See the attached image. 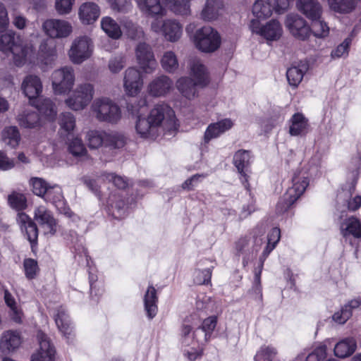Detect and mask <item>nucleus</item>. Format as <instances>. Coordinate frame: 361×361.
Instances as JSON below:
<instances>
[{"label": "nucleus", "mask_w": 361, "mask_h": 361, "mask_svg": "<svg viewBox=\"0 0 361 361\" xmlns=\"http://www.w3.org/2000/svg\"><path fill=\"white\" fill-rule=\"evenodd\" d=\"M212 270L204 269L202 270H195L193 274V281L197 285L209 284L211 281Z\"/></svg>", "instance_id": "338daca9"}, {"label": "nucleus", "mask_w": 361, "mask_h": 361, "mask_svg": "<svg viewBox=\"0 0 361 361\" xmlns=\"http://www.w3.org/2000/svg\"><path fill=\"white\" fill-rule=\"evenodd\" d=\"M281 238V231L279 228H273L267 235V243L264 247L260 257L259 271L255 272V280L259 281L261 272L264 263L269 255L274 250Z\"/></svg>", "instance_id": "393cba45"}, {"label": "nucleus", "mask_w": 361, "mask_h": 361, "mask_svg": "<svg viewBox=\"0 0 361 361\" xmlns=\"http://www.w3.org/2000/svg\"><path fill=\"white\" fill-rule=\"evenodd\" d=\"M37 338L39 348L33 353L30 361H55L56 350L48 336L39 331Z\"/></svg>", "instance_id": "a211bd4d"}, {"label": "nucleus", "mask_w": 361, "mask_h": 361, "mask_svg": "<svg viewBox=\"0 0 361 361\" xmlns=\"http://www.w3.org/2000/svg\"><path fill=\"white\" fill-rule=\"evenodd\" d=\"M1 135L2 142L11 149H16L21 140L20 131L16 126L5 127Z\"/></svg>", "instance_id": "4c0bfd02"}, {"label": "nucleus", "mask_w": 361, "mask_h": 361, "mask_svg": "<svg viewBox=\"0 0 361 361\" xmlns=\"http://www.w3.org/2000/svg\"><path fill=\"white\" fill-rule=\"evenodd\" d=\"M189 74L200 87L207 86L209 82V73L203 61L198 58L191 59L188 62Z\"/></svg>", "instance_id": "aec40b11"}, {"label": "nucleus", "mask_w": 361, "mask_h": 361, "mask_svg": "<svg viewBox=\"0 0 361 361\" xmlns=\"http://www.w3.org/2000/svg\"><path fill=\"white\" fill-rule=\"evenodd\" d=\"M23 343L20 331L7 330L2 333L0 337V352L4 355L14 353Z\"/></svg>", "instance_id": "4be33fe9"}, {"label": "nucleus", "mask_w": 361, "mask_h": 361, "mask_svg": "<svg viewBox=\"0 0 361 361\" xmlns=\"http://www.w3.org/2000/svg\"><path fill=\"white\" fill-rule=\"evenodd\" d=\"M57 53L55 47H48L46 43L40 45L38 63L43 72L51 69L55 65Z\"/></svg>", "instance_id": "c85d7f7f"}, {"label": "nucleus", "mask_w": 361, "mask_h": 361, "mask_svg": "<svg viewBox=\"0 0 361 361\" xmlns=\"http://www.w3.org/2000/svg\"><path fill=\"white\" fill-rule=\"evenodd\" d=\"M48 190H52L51 192V198H48L47 196L45 195L44 200L46 201L51 202L61 212H64L65 214L70 216V212L66 211V208H63L65 202L61 188L59 185H54L53 186H49Z\"/></svg>", "instance_id": "49530a36"}, {"label": "nucleus", "mask_w": 361, "mask_h": 361, "mask_svg": "<svg viewBox=\"0 0 361 361\" xmlns=\"http://www.w3.org/2000/svg\"><path fill=\"white\" fill-rule=\"evenodd\" d=\"M357 349V341L353 337H348L339 341L334 346L335 356L346 358L354 353Z\"/></svg>", "instance_id": "72a5a7b5"}, {"label": "nucleus", "mask_w": 361, "mask_h": 361, "mask_svg": "<svg viewBox=\"0 0 361 361\" xmlns=\"http://www.w3.org/2000/svg\"><path fill=\"white\" fill-rule=\"evenodd\" d=\"M126 64V58L123 54H118L112 57L109 61L108 68L111 73H119Z\"/></svg>", "instance_id": "6e6d98bb"}, {"label": "nucleus", "mask_w": 361, "mask_h": 361, "mask_svg": "<svg viewBox=\"0 0 361 361\" xmlns=\"http://www.w3.org/2000/svg\"><path fill=\"white\" fill-rule=\"evenodd\" d=\"M176 87L181 96L188 100H193L198 97L200 85L195 84V81L189 77L183 76L176 82Z\"/></svg>", "instance_id": "cd10ccee"}, {"label": "nucleus", "mask_w": 361, "mask_h": 361, "mask_svg": "<svg viewBox=\"0 0 361 361\" xmlns=\"http://www.w3.org/2000/svg\"><path fill=\"white\" fill-rule=\"evenodd\" d=\"M233 126V121L228 118L210 123L204 131L203 136L204 142L207 144L212 140L219 137L221 135L231 130Z\"/></svg>", "instance_id": "b1692460"}, {"label": "nucleus", "mask_w": 361, "mask_h": 361, "mask_svg": "<svg viewBox=\"0 0 361 361\" xmlns=\"http://www.w3.org/2000/svg\"><path fill=\"white\" fill-rule=\"evenodd\" d=\"M68 151L75 157H85L87 150L80 138L74 137L68 142Z\"/></svg>", "instance_id": "5fc2aeb1"}, {"label": "nucleus", "mask_w": 361, "mask_h": 361, "mask_svg": "<svg viewBox=\"0 0 361 361\" xmlns=\"http://www.w3.org/2000/svg\"><path fill=\"white\" fill-rule=\"evenodd\" d=\"M100 16V8L94 2H85L78 9V17L84 25L93 24Z\"/></svg>", "instance_id": "bb28decb"}, {"label": "nucleus", "mask_w": 361, "mask_h": 361, "mask_svg": "<svg viewBox=\"0 0 361 361\" xmlns=\"http://www.w3.org/2000/svg\"><path fill=\"white\" fill-rule=\"evenodd\" d=\"M112 182L114 185L119 189H124L128 186V183L123 177L111 173H104L99 178V181Z\"/></svg>", "instance_id": "052dcab7"}, {"label": "nucleus", "mask_w": 361, "mask_h": 361, "mask_svg": "<svg viewBox=\"0 0 361 361\" xmlns=\"http://www.w3.org/2000/svg\"><path fill=\"white\" fill-rule=\"evenodd\" d=\"M86 137L90 148L97 149L105 145V131L92 130L87 132Z\"/></svg>", "instance_id": "603ef678"}, {"label": "nucleus", "mask_w": 361, "mask_h": 361, "mask_svg": "<svg viewBox=\"0 0 361 361\" xmlns=\"http://www.w3.org/2000/svg\"><path fill=\"white\" fill-rule=\"evenodd\" d=\"M289 133L293 136L305 135L308 130V121L300 113L294 114L290 119Z\"/></svg>", "instance_id": "f704fd0d"}, {"label": "nucleus", "mask_w": 361, "mask_h": 361, "mask_svg": "<svg viewBox=\"0 0 361 361\" xmlns=\"http://www.w3.org/2000/svg\"><path fill=\"white\" fill-rule=\"evenodd\" d=\"M194 47L200 52L210 54L218 50L221 44L219 32L209 25H204L190 35Z\"/></svg>", "instance_id": "39448f33"}, {"label": "nucleus", "mask_w": 361, "mask_h": 361, "mask_svg": "<svg viewBox=\"0 0 361 361\" xmlns=\"http://www.w3.org/2000/svg\"><path fill=\"white\" fill-rule=\"evenodd\" d=\"M147 105L146 98H140L127 106L128 111L136 116L135 128L142 138L154 139L160 131H174L178 124L175 111L166 103L160 102L154 106L147 117L143 116Z\"/></svg>", "instance_id": "f257e3e1"}, {"label": "nucleus", "mask_w": 361, "mask_h": 361, "mask_svg": "<svg viewBox=\"0 0 361 361\" xmlns=\"http://www.w3.org/2000/svg\"><path fill=\"white\" fill-rule=\"evenodd\" d=\"M217 324V317L211 316L203 320L200 326L197 327V330L202 332L203 340L206 344L210 341L213 331Z\"/></svg>", "instance_id": "09e8293b"}, {"label": "nucleus", "mask_w": 361, "mask_h": 361, "mask_svg": "<svg viewBox=\"0 0 361 361\" xmlns=\"http://www.w3.org/2000/svg\"><path fill=\"white\" fill-rule=\"evenodd\" d=\"M169 9L176 16L188 17L191 15V0H164Z\"/></svg>", "instance_id": "e433bc0d"}, {"label": "nucleus", "mask_w": 361, "mask_h": 361, "mask_svg": "<svg viewBox=\"0 0 361 361\" xmlns=\"http://www.w3.org/2000/svg\"><path fill=\"white\" fill-rule=\"evenodd\" d=\"M285 25L295 38L305 40L309 37L311 28L306 21L298 14L290 13L286 16Z\"/></svg>", "instance_id": "f3484780"}, {"label": "nucleus", "mask_w": 361, "mask_h": 361, "mask_svg": "<svg viewBox=\"0 0 361 361\" xmlns=\"http://www.w3.org/2000/svg\"><path fill=\"white\" fill-rule=\"evenodd\" d=\"M109 205L111 207L110 212L114 218L119 219L125 216V203L122 200L114 202V196L110 197Z\"/></svg>", "instance_id": "13d9d810"}, {"label": "nucleus", "mask_w": 361, "mask_h": 361, "mask_svg": "<svg viewBox=\"0 0 361 361\" xmlns=\"http://www.w3.org/2000/svg\"><path fill=\"white\" fill-rule=\"evenodd\" d=\"M273 8L270 0H256L252 6V13L254 20H264L272 14Z\"/></svg>", "instance_id": "a19ab883"}, {"label": "nucleus", "mask_w": 361, "mask_h": 361, "mask_svg": "<svg viewBox=\"0 0 361 361\" xmlns=\"http://www.w3.org/2000/svg\"><path fill=\"white\" fill-rule=\"evenodd\" d=\"M106 1L111 10L118 13H128L133 8L131 0H106Z\"/></svg>", "instance_id": "bf43d9fd"}, {"label": "nucleus", "mask_w": 361, "mask_h": 361, "mask_svg": "<svg viewBox=\"0 0 361 361\" xmlns=\"http://www.w3.org/2000/svg\"><path fill=\"white\" fill-rule=\"evenodd\" d=\"M140 13L148 18H161L166 14L161 0H135Z\"/></svg>", "instance_id": "412c9836"}, {"label": "nucleus", "mask_w": 361, "mask_h": 361, "mask_svg": "<svg viewBox=\"0 0 361 361\" xmlns=\"http://www.w3.org/2000/svg\"><path fill=\"white\" fill-rule=\"evenodd\" d=\"M276 354L275 348L271 346H262L255 356V361H271Z\"/></svg>", "instance_id": "774afa93"}, {"label": "nucleus", "mask_w": 361, "mask_h": 361, "mask_svg": "<svg viewBox=\"0 0 361 361\" xmlns=\"http://www.w3.org/2000/svg\"><path fill=\"white\" fill-rule=\"evenodd\" d=\"M23 268L25 275L28 279H35L39 271L37 262L31 258H27L24 260Z\"/></svg>", "instance_id": "69168bd1"}, {"label": "nucleus", "mask_w": 361, "mask_h": 361, "mask_svg": "<svg viewBox=\"0 0 361 361\" xmlns=\"http://www.w3.org/2000/svg\"><path fill=\"white\" fill-rule=\"evenodd\" d=\"M312 21V32L315 37L324 38L329 35V27L324 21L320 18Z\"/></svg>", "instance_id": "0e129e2a"}, {"label": "nucleus", "mask_w": 361, "mask_h": 361, "mask_svg": "<svg viewBox=\"0 0 361 361\" xmlns=\"http://www.w3.org/2000/svg\"><path fill=\"white\" fill-rule=\"evenodd\" d=\"M309 66L306 61H300L290 67L286 72V77L290 86L295 88L302 82L304 75L308 71Z\"/></svg>", "instance_id": "473e14b6"}, {"label": "nucleus", "mask_w": 361, "mask_h": 361, "mask_svg": "<svg viewBox=\"0 0 361 361\" xmlns=\"http://www.w3.org/2000/svg\"><path fill=\"white\" fill-rule=\"evenodd\" d=\"M160 63L161 68L169 73H175L179 67L177 55L173 51H166L163 53Z\"/></svg>", "instance_id": "c03bdc74"}, {"label": "nucleus", "mask_w": 361, "mask_h": 361, "mask_svg": "<svg viewBox=\"0 0 361 361\" xmlns=\"http://www.w3.org/2000/svg\"><path fill=\"white\" fill-rule=\"evenodd\" d=\"M173 89L172 79L166 75H160L153 78L147 85L149 94L154 97H162L169 94Z\"/></svg>", "instance_id": "6ab92c4d"}, {"label": "nucleus", "mask_w": 361, "mask_h": 361, "mask_svg": "<svg viewBox=\"0 0 361 361\" xmlns=\"http://www.w3.org/2000/svg\"><path fill=\"white\" fill-rule=\"evenodd\" d=\"M252 161L251 152L245 149L238 150L233 156V164L240 174V180L245 188H249L250 166Z\"/></svg>", "instance_id": "dca6fc26"}, {"label": "nucleus", "mask_w": 361, "mask_h": 361, "mask_svg": "<svg viewBox=\"0 0 361 361\" xmlns=\"http://www.w3.org/2000/svg\"><path fill=\"white\" fill-rule=\"evenodd\" d=\"M30 184L32 186V192L36 195L44 197L47 195L48 198H51V192L52 190H48L49 186L42 178H32L30 180Z\"/></svg>", "instance_id": "8fccbe9b"}, {"label": "nucleus", "mask_w": 361, "mask_h": 361, "mask_svg": "<svg viewBox=\"0 0 361 361\" xmlns=\"http://www.w3.org/2000/svg\"><path fill=\"white\" fill-rule=\"evenodd\" d=\"M124 145L125 137L123 134L118 132H106L104 145L114 148H120L122 147Z\"/></svg>", "instance_id": "4d7b16f0"}, {"label": "nucleus", "mask_w": 361, "mask_h": 361, "mask_svg": "<svg viewBox=\"0 0 361 361\" xmlns=\"http://www.w3.org/2000/svg\"><path fill=\"white\" fill-rule=\"evenodd\" d=\"M352 39L350 37L345 38L336 48L331 52V57L333 59L346 57L348 55L349 47L351 44Z\"/></svg>", "instance_id": "680f3d73"}, {"label": "nucleus", "mask_w": 361, "mask_h": 361, "mask_svg": "<svg viewBox=\"0 0 361 361\" xmlns=\"http://www.w3.org/2000/svg\"><path fill=\"white\" fill-rule=\"evenodd\" d=\"M17 222L20 229L25 232L29 242L32 245L37 243L38 231L36 224L26 214L19 212L18 214Z\"/></svg>", "instance_id": "c756f323"}, {"label": "nucleus", "mask_w": 361, "mask_h": 361, "mask_svg": "<svg viewBox=\"0 0 361 361\" xmlns=\"http://www.w3.org/2000/svg\"><path fill=\"white\" fill-rule=\"evenodd\" d=\"M297 8L302 13L311 20L320 18L322 15V6L315 0H298Z\"/></svg>", "instance_id": "2f4dec72"}, {"label": "nucleus", "mask_w": 361, "mask_h": 361, "mask_svg": "<svg viewBox=\"0 0 361 361\" xmlns=\"http://www.w3.org/2000/svg\"><path fill=\"white\" fill-rule=\"evenodd\" d=\"M34 218L45 235H53L56 231V220L45 207L39 206L36 208Z\"/></svg>", "instance_id": "5701e85b"}, {"label": "nucleus", "mask_w": 361, "mask_h": 361, "mask_svg": "<svg viewBox=\"0 0 361 361\" xmlns=\"http://www.w3.org/2000/svg\"><path fill=\"white\" fill-rule=\"evenodd\" d=\"M17 121L22 128H34L41 124L42 118L37 112L26 109L18 115Z\"/></svg>", "instance_id": "58836bf2"}, {"label": "nucleus", "mask_w": 361, "mask_h": 361, "mask_svg": "<svg viewBox=\"0 0 361 361\" xmlns=\"http://www.w3.org/2000/svg\"><path fill=\"white\" fill-rule=\"evenodd\" d=\"M342 235L347 238L353 236L355 238H361V222L355 217H350L341 225Z\"/></svg>", "instance_id": "c9c22d12"}, {"label": "nucleus", "mask_w": 361, "mask_h": 361, "mask_svg": "<svg viewBox=\"0 0 361 361\" xmlns=\"http://www.w3.org/2000/svg\"><path fill=\"white\" fill-rule=\"evenodd\" d=\"M75 81L74 70L71 66H63L54 70L51 75V87L55 95L68 94Z\"/></svg>", "instance_id": "1a4fd4ad"}, {"label": "nucleus", "mask_w": 361, "mask_h": 361, "mask_svg": "<svg viewBox=\"0 0 361 361\" xmlns=\"http://www.w3.org/2000/svg\"><path fill=\"white\" fill-rule=\"evenodd\" d=\"M250 29L255 33L267 41H276L282 35L283 29L281 23L275 19L271 20L262 25L257 20H251Z\"/></svg>", "instance_id": "f8f14e48"}, {"label": "nucleus", "mask_w": 361, "mask_h": 361, "mask_svg": "<svg viewBox=\"0 0 361 361\" xmlns=\"http://www.w3.org/2000/svg\"><path fill=\"white\" fill-rule=\"evenodd\" d=\"M42 30L50 38L61 39L68 37L72 33L73 27L67 20L51 18L43 23Z\"/></svg>", "instance_id": "2eb2a0df"}, {"label": "nucleus", "mask_w": 361, "mask_h": 361, "mask_svg": "<svg viewBox=\"0 0 361 361\" xmlns=\"http://www.w3.org/2000/svg\"><path fill=\"white\" fill-rule=\"evenodd\" d=\"M0 51L5 54H12L13 63L18 67L32 63L35 54L33 46L23 45L20 36L12 30L0 35Z\"/></svg>", "instance_id": "20e7f679"}, {"label": "nucleus", "mask_w": 361, "mask_h": 361, "mask_svg": "<svg viewBox=\"0 0 361 361\" xmlns=\"http://www.w3.org/2000/svg\"><path fill=\"white\" fill-rule=\"evenodd\" d=\"M223 10L224 4L221 0H205L200 13V18L205 22L216 20L221 16Z\"/></svg>", "instance_id": "a878e982"}, {"label": "nucleus", "mask_w": 361, "mask_h": 361, "mask_svg": "<svg viewBox=\"0 0 361 361\" xmlns=\"http://www.w3.org/2000/svg\"><path fill=\"white\" fill-rule=\"evenodd\" d=\"M192 317V315L188 317L180 326L178 341L184 355L190 361H195L202 355L206 343L202 332L194 327Z\"/></svg>", "instance_id": "f03ea898"}, {"label": "nucleus", "mask_w": 361, "mask_h": 361, "mask_svg": "<svg viewBox=\"0 0 361 361\" xmlns=\"http://www.w3.org/2000/svg\"><path fill=\"white\" fill-rule=\"evenodd\" d=\"M4 299L6 306L9 309L8 315L11 319L16 324H21L24 314L15 295L6 289L4 290Z\"/></svg>", "instance_id": "7c9ffc66"}, {"label": "nucleus", "mask_w": 361, "mask_h": 361, "mask_svg": "<svg viewBox=\"0 0 361 361\" xmlns=\"http://www.w3.org/2000/svg\"><path fill=\"white\" fill-rule=\"evenodd\" d=\"M150 30L170 42L178 41L183 35L182 24L174 18H155L150 23Z\"/></svg>", "instance_id": "6e6552de"}, {"label": "nucleus", "mask_w": 361, "mask_h": 361, "mask_svg": "<svg viewBox=\"0 0 361 361\" xmlns=\"http://www.w3.org/2000/svg\"><path fill=\"white\" fill-rule=\"evenodd\" d=\"M144 85L142 73L135 67L128 68L123 73V87L126 95L136 97Z\"/></svg>", "instance_id": "4468645a"}, {"label": "nucleus", "mask_w": 361, "mask_h": 361, "mask_svg": "<svg viewBox=\"0 0 361 361\" xmlns=\"http://www.w3.org/2000/svg\"><path fill=\"white\" fill-rule=\"evenodd\" d=\"M122 25L124 33L128 38L137 40L144 37L145 32L143 29L133 21L126 19L122 22Z\"/></svg>", "instance_id": "de8ad7c7"}, {"label": "nucleus", "mask_w": 361, "mask_h": 361, "mask_svg": "<svg viewBox=\"0 0 361 361\" xmlns=\"http://www.w3.org/2000/svg\"><path fill=\"white\" fill-rule=\"evenodd\" d=\"M94 93V87L88 82L77 85L71 94L64 100L66 105L73 111L85 109L92 101Z\"/></svg>", "instance_id": "9d476101"}, {"label": "nucleus", "mask_w": 361, "mask_h": 361, "mask_svg": "<svg viewBox=\"0 0 361 361\" xmlns=\"http://www.w3.org/2000/svg\"><path fill=\"white\" fill-rule=\"evenodd\" d=\"M157 290L154 286H149L144 297L145 309L149 319L154 318L157 313Z\"/></svg>", "instance_id": "ea45409f"}, {"label": "nucleus", "mask_w": 361, "mask_h": 361, "mask_svg": "<svg viewBox=\"0 0 361 361\" xmlns=\"http://www.w3.org/2000/svg\"><path fill=\"white\" fill-rule=\"evenodd\" d=\"M102 30L111 39H118L122 35L120 25L111 17H103L100 22Z\"/></svg>", "instance_id": "79ce46f5"}, {"label": "nucleus", "mask_w": 361, "mask_h": 361, "mask_svg": "<svg viewBox=\"0 0 361 361\" xmlns=\"http://www.w3.org/2000/svg\"><path fill=\"white\" fill-rule=\"evenodd\" d=\"M137 63L147 74L152 73L157 68V62L152 47L145 42H140L135 49Z\"/></svg>", "instance_id": "ddd939ff"}, {"label": "nucleus", "mask_w": 361, "mask_h": 361, "mask_svg": "<svg viewBox=\"0 0 361 361\" xmlns=\"http://www.w3.org/2000/svg\"><path fill=\"white\" fill-rule=\"evenodd\" d=\"M91 110L95 118L102 122L116 124L122 118L120 106L108 97L95 99L91 105Z\"/></svg>", "instance_id": "0eeeda50"}, {"label": "nucleus", "mask_w": 361, "mask_h": 361, "mask_svg": "<svg viewBox=\"0 0 361 361\" xmlns=\"http://www.w3.org/2000/svg\"><path fill=\"white\" fill-rule=\"evenodd\" d=\"M211 307L210 298L207 295L198 296L195 302V309L198 312V314L192 315L194 322L199 320L200 317L204 314H207L209 309Z\"/></svg>", "instance_id": "864d4df0"}, {"label": "nucleus", "mask_w": 361, "mask_h": 361, "mask_svg": "<svg viewBox=\"0 0 361 361\" xmlns=\"http://www.w3.org/2000/svg\"><path fill=\"white\" fill-rule=\"evenodd\" d=\"M21 90L40 114L49 121L55 118L56 110L53 102L48 98H39L43 90L42 82L39 76L32 74L25 76L21 84Z\"/></svg>", "instance_id": "7ed1b4c3"}, {"label": "nucleus", "mask_w": 361, "mask_h": 361, "mask_svg": "<svg viewBox=\"0 0 361 361\" xmlns=\"http://www.w3.org/2000/svg\"><path fill=\"white\" fill-rule=\"evenodd\" d=\"M10 206L16 210H23L26 207V198L23 194L18 192L11 193L8 198Z\"/></svg>", "instance_id": "e2e57ef3"}, {"label": "nucleus", "mask_w": 361, "mask_h": 361, "mask_svg": "<svg viewBox=\"0 0 361 361\" xmlns=\"http://www.w3.org/2000/svg\"><path fill=\"white\" fill-rule=\"evenodd\" d=\"M329 8L338 13H349L355 6V0H328Z\"/></svg>", "instance_id": "3c124183"}, {"label": "nucleus", "mask_w": 361, "mask_h": 361, "mask_svg": "<svg viewBox=\"0 0 361 361\" xmlns=\"http://www.w3.org/2000/svg\"><path fill=\"white\" fill-rule=\"evenodd\" d=\"M93 51V43L87 36L75 38L68 51L70 60L75 64H80L88 59Z\"/></svg>", "instance_id": "9b49d317"}, {"label": "nucleus", "mask_w": 361, "mask_h": 361, "mask_svg": "<svg viewBox=\"0 0 361 361\" xmlns=\"http://www.w3.org/2000/svg\"><path fill=\"white\" fill-rule=\"evenodd\" d=\"M59 133L62 136H68L71 134L75 127V118L70 112L63 113L59 116Z\"/></svg>", "instance_id": "a18cd8bd"}, {"label": "nucleus", "mask_w": 361, "mask_h": 361, "mask_svg": "<svg viewBox=\"0 0 361 361\" xmlns=\"http://www.w3.org/2000/svg\"><path fill=\"white\" fill-rule=\"evenodd\" d=\"M308 185L307 172L305 170L296 171L292 178V185L277 204L278 212H283L289 208L303 194Z\"/></svg>", "instance_id": "423d86ee"}, {"label": "nucleus", "mask_w": 361, "mask_h": 361, "mask_svg": "<svg viewBox=\"0 0 361 361\" xmlns=\"http://www.w3.org/2000/svg\"><path fill=\"white\" fill-rule=\"evenodd\" d=\"M54 319L59 331L68 338L72 333V326L66 310L63 307L58 309Z\"/></svg>", "instance_id": "37998d69"}]
</instances>
